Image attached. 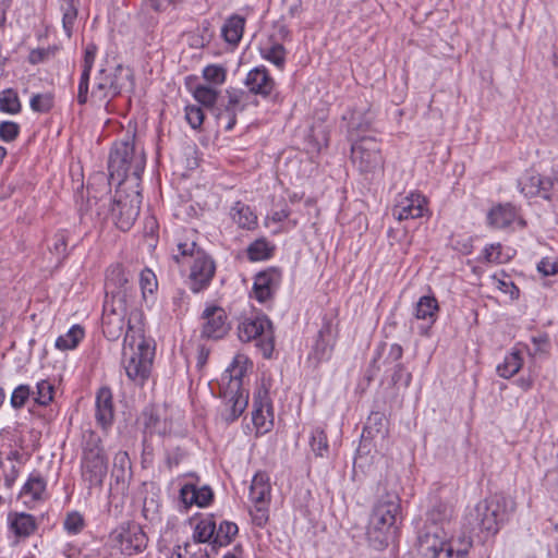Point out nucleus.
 <instances>
[{"mask_svg": "<svg viewBox=\"0 0 558 558\" xmlns=\"http://www.w3.org/2000/svg\"><path fill=\"white\" fill-rule=\"evenodd\" d=\"M89 2L90 0H59L62 26L69 38L72 36L80 8L89 4Z\"/></svg>", "mask_w": 558, "mask_h": 558, "instance_id": "7c9ffc66", "label": "nucleus"}, {"mask_svg": "<svg viewBox=\"0 0 558 558\" xmlns=\"http://www.w3.org/2000/svg\"><path fill=\"white\" fill-rule=\"evenodd\" d=\"M160 504L155 496L145 497L143 502L142 514L148 521H156L159 519Z\"/></svg>", "mask_w": 558, "mask_h": 558, "instance_id": "4d7b16f0", "label": "nucleus"}, {"mask_svg": "<svg viewBox=\"0 0 558 558\" xmlns=\"http://www.w3.org/2000/svg\"><path fill=\"white\" fill-rule=\"evenodd\" d=\"M351 159L360 173L375 174L384 169V157L374 136H362L351 146Z\"/></svg>", "mask_w": 558, "mask_h": 558, "instance_id": "9d476101", "label": "nucleus"}, {"mask_svg": "<svg viewBox=\"0 0 558 558\" xmlns=\"http://www.w3.org/2000/svg\"><path fill=\"white\" fill-rule=\"evenodd\" d=\"M216 535V518L214 514H207L201 518L193 531V541L195 543H209L214 546Z\"/></svg>", "mask_w": 558, "mask_h": 558, "instance_id": "f704fd0d", "label": "nucleus"}, {"mask_svg": "<svg viewBox=\"0 0 558 558\" xmlns=\"http://www.w3.org/2000/svg\"><path fill=\"white\" fill-rule=\"evenodd\" d=\"M203 77L209 84L222 85L226 82L227 69L219 64H209L203 70Z\"/></svg>", "mask_w": 558, "mask_h": 558, "instance_id": "09e8293b", "label": "nucleus"}, {"mask_svg": "<svg viewBox=\"0 0 558 558\" xmlns=\"http://www.w3.org/2000/svg\"><path fill=\"white\" fill-rule=\"evenodd\" d=\"M521 192L527 196L533 197L539 194L538 187L542 185V175L539 174H530L523 178L519 182Z\"/></svg>", "mask_w": 558, "mask_h": 558, "instance_id": "603ef678", "label": "nucleus"}, {"mask_svg": "<svg viewBox=\"0 0 558 558\" xmlns=\"http://www.w3.org/2000/svg\"><path fill=\"white\" fill-rule=\"evenodd\" d=\"M248 498L251 502H270L271 485L266 472L259 471L253 476Z\"/></svg>", "mask_w": 558, "mask_h": 558, "instance_id": "2f4dec72", "label": "nucleus"}, {"mask_svg": "<svg viewBox=\"0 0 558 558\" xmlns=\"http://www.w3.org/2000/svg\"><path fill=\"white\" fill-rule=\"evenodd\" d=\"M22 110V104L17 92L7 88L0 93V111L8 114H17Z\"/></svg>", "mask_w": 558, "mask_h": 558, "instance_id": "c03bdc74", "label": "nucleus"}, {"mask_svg": "<svg viewBox=\"0 0 558 558\" xmlns=\"http://www.w3.org/2000/svg\"><path fill=\"white\" fill-rule=\"evenodd\" d=\"M247 362L245 355H235L222 375L221 397L225 400V408L221 417L227 423L236 421L247 407L248 393L242 388V378L247 371Z\"/></svg>", "mask_w": 558, "mask_h": 558, "instance_id": "7ed1b4c3", "label": "nucleus"}, {"mask_svg": "<svg viewBox=\"0 0 558 558\" xmlns=\"http://www.w3.org/2000/svg\"><path fill=\"white\" fill-rule=\"evenodd\" d=\"M260 56L278 69L282 70L284 68L287 50L281 44L272 43L260 47Z\"/></svg>", "mask_w": 558, "mask_h": 558, "instance_id": "a19ab883", "label": "nucleus"}, {"mask_svg": "<svg viewBox=\"0 0 558 558\" xmlns=\"http://www.w3.org/2000/svg\"><path fill=\"white\" fill-rule=\"evenodd\" d=\"M114 410L112 393L108 387H102L96 396V413L97 423L102 427H109L113 422Z\"/></svg>", "mask_w": 558, "mask_h": 558, "instance_id": "cd10ccee", "label": "nucleus"}, {"mask_svg": "<svg viewBox=\"0 0 558 558\" xmlns=\"http://www.w3.org/2000/svg\"><path fill=\"white\" fill-rule=\"evenodd\" d=\"M439 311L438 301L434 295H423L418 299L415 306V317L434 324Z\"/></svg>", "mask_w": 558, "mask_h": 558, "instance_id": "e433bc0d", "label": "nucleus"}, {"mask_svg": "<svg viewBox=\"0 0 558 558\" xmlns=\"http://www.w3.org/2000/svg\"><path fill=\"white\" fill-rule=\"evenodd\" d=\"M272 404L267 390H258L253 398L252 421L258 432L266 433L272 427Z\"/></svg>", "mask_w": 558, "mask_h": 558, "instance_id": "412c9836", "label": "nucleus"}, {"mask_svg": "<svg viewBox=\"0 0 558 558\" xmlns=\"http://www.w3.org/2000/svg\"><path fill=\"white\" fill-rule=\"evenodd\" d=\"M232 220L242 229L254 230L257 227V216L252 208L242 203L236 202L231 208Z\"/></svg>", "mask_w": 558, "mask_h": 558, "instance_id": "c9c22d12", "label": "nucleus"}, {"mask_svg": "<svg viewBox=\"0 0 558 558\" xmlns=\"http://www.w3.org/2000/svg\"><path fill=\"white\" fill-rule=\"evenodd\" d=\"M403 348L399 343H392L389 347L388 354L385 359V363H395L402 359Z\"/></svg>", "mask_w": 558, "mask_h": 558, "instance_id": "774afa93", "label": "nucleus"}, {"mask_svg": "<svg viewBox=\"0 0 558 558\" xmlns=\"http://www.w3.org/2000/svg\"><path fill=\"white\" fill-rule=\"evenodd\" d=\"M133 86V71L130 68L117 65L111 70L101 69L94 78L88 100L90 99L94 106H108L117 96L132 90Z\"/></svg>", "mask_w": 558, "mask_h": 558, "instance_id": "423d86ee", "label": "nucleus"}, {"mask_svg": "<svg viewBox=\"0 0 558 558\" xmlns=\"http://www.w3.org/2000/svg\"><path fill=\"white\" fill-rule=\"evenodd\" d=\"M47 481L39 472L29 474L27 481L23 485L20 497L25 498L24 504L41 501L45 499Z\"/></svg>", "mask_w": 558, "mask_h": 558, "instance_id": "c85d7f7f", "label": "nucleus"}, {"mask_svg": "<svg viewBox=\"0 0 558 558\" xmlns=\"http://www.w3.org/2000/svg\"><path fill=\"white\" fill-rule=\"evenodd\" d=\"M110 538L114 546L128 556L142 553L147 546L146 534L137 524H126L117 527L111 533Z\"/></svg>", "mask_w": 558, "mask_h": 558, "instance_id": "ddd939ff", "label": "nucleus"}, {"mask_svg": "<svg viewBox=\"0 0 558 558\" xmlns=\"http://www.w3.org/2000/svg\"><path fill=\"white\" fill-rule=\"evenodd\" d=\"M146 166L144 148L136 143L135 134L125 136L116 142L110 150L108 171L111 180L119 185L129 181L132 186L138 187Z\"/></svg>", "mask_w": 558, "mask_h": 558, "instance_id": "f257e3e1", "label": "nucleus"}, {"mask_svg": "<svg viewBox=\"0 0 558 558\" xmlns=\"http://www.w3.org/2000/svg\"><path fill=\"white\" fill-rule=\"evenodd\" d=\"M275 248V245L267 239L259 238L247 246V258L251 262L266 260L272 256Z\"/></svg>", "mask_w": 558, "mask_h": 558, "instance_id": "58836bf2", "label": "nucleus"}, {"mask_svg": "<svg viewBox=\"0 0 558 558\" xmlns=\"http://www.w3.org/2000/svg\"><path fill=\"white\" fill-rule=\"evenodd\" d=\"M311 448L316 457H327L329 452V445L326 433L317 427L312 432Z\"/></svg>", "mask_w": 558, "mask_h": 558, "instance_id": "49530a36", "label": "nucleus"}, {"mask_svg": "<svg viewBox=\"0 0 558 558\" xmlns=\"http://www.w3.org/2000/svg\"><path fill=\"white\" fill-rule=\"evenodd\" d=\"M201 318L203 320L201 329L202 338L213 340L222 339L230 330L228 315L220 306H207L203 311Z\"/></svg>", "mask_w": 558, "mask_h": 558, "instance_id": "2eb2a0df", "label": "nucleus"}, {"mask_svg": "<svg viewBox=\"0 0 558 558\" xmlns=\"http://www.w3.org/2000/svg\"><path fill=\"white\" fill-rule=\"evenodd\" d=\"M126 316V302L122 298L116 300L105 299L102 307L101 327L105 337L114 341L124 331Z\"/></svg>", "mask_w": 558, "mask_h": 558, "instance_id": "f8f14e48", "label": "nucleus"}, {"mask_svg": "<svg viewBox=\"0 0 558 558\" xmlns=\"http://www.w3.org/2000/svg\"><path fill=\"white\" fill-rule=\"evenodd\" d=\"M54 388L53 385L48 380H40L37 384V397L36 402L40 405L49 404L53 399Z\"/></svg>", "mask_w": 558, "mask_h": 558, "instance_id": "6e6d98bb", "label": "nucleus"}, {"mask_svg": "<svg viewBox=\"0 0 558 558\" xmlns=\"http://www.w3.org/2000/svg\"><path fill=\"white\" fill-rule=\"evenodd\" d=\"M244 26L245 19L239 14H233L225 22L221 36L228 44L236 46L243 36Z\"/></svg>", "mask_w": 558, "mask_h": 558, "instance_id": "72a5a7b5", "label": "nucleus"}, {"mask_svg": "<svg viewBox=\"0 0 558 558\" xmlns=\"http://www.w3.org/2000/svg\"><path fill=\"white\" fill-rule=\"evenodd\" d=\"M8 527L16 538L25 539L35 533L38 524L29 513L11 511L8 513Z\"/></svg>", "mask_w": 558, "mask_h": 558, "instance_id": "b1692460", "label": "nucleus"}, {"mask_svg": "<svg viewBox=\"0 0 558 558\" xmlns=\"http://www.w3.org/2000/svg\"><path fill=\"white\" fill-rule=\"evenodd\" d=\"M177 247L179 255H174L173 258L178 263L180 262V257H190L193 259L189 276L191 290L197 293L206 289L215 276L216 265L214 260L197 246L193 236L180 239L177 243Z\"/></svg>", "mask_w": 558, "mask_h": 558, "instance_id": "0eeeda50", "label": "nucleus"}, {"mask_svg": "<svg viewBox=\"0 0 558 558\" xmlns=\"http://www.w3.org/2000/svg\"><path fill=\"white\" fill-rule=\"evenodd\" d=\"M239 338L243 342L256 340L263 356L270 359L275 349L272 323L266 315L244 318L238 326Z\"/></svg>", "mask_w": 558, "mask_h": 558, "instance_id": "1a4fd4ad", "label": "nucleus"}, {"mask_svg": "<svg viewBox=\"0 0 558 558\" xmlns=\"http://www.w3.org/2000/svg\"><path fill=\"white\" fill-rule=\"evenodd\" d=\"M83 456L82 457H92L105 454V450L101 446L100 436L94 430H86L83 433Z\"/></svg>", "mask_w": 558, "mask_h": 558, "instance_id": "a18cd8bd", "label": "nucleus"}, {"mask_svg": "<svg viewBox=\"0 0 558 558\" xmlns=\"http://www.w3.org/2000/svg\"><path fill=\"white\" fill-rule=\"evenodd\" d=\"M111 476L113 482L110 484V490L123 494L132 478L131 460L126 451L116 453Z\"/></svg>", "mask_w": 558, "mask_h": 558, "instance_id": "5701e85b", "label": "nucleus"}, {"mask_svg": "<svg viewBox=\"0 0 558 558\" xmlns=\"http://www.w3.org/2000/svg\"><path fill=\"white\" fill-rule=\"evenodd\" d=\"M253 506L250 509L252 521L257 526H264L269 519V505L270 502H252Z\"/></svg>", "mask_w": 558, "mask_h": 558, "instance_id": "5fc2aeb1", "label": "nucleus"}, {"mask_svg": "<svg viewBox=\"0 0 558 558\" xmlns=\"http://www.w3.org/2000/svg\"><path fill=\"white\" fill-rule=\"evenodd\" d=\"M471 541L465 537H453L451 529L429 526L418 537V550L426 558H465Z\"/></svg>", "mask_w": 558, "mask_h": 558, "instance_id": "39448f33", "label": "nucleus"}, {"mask_svg": "<svg viewBox=\"0 0 558 558\" xmlns=\"http://www.w3.org/2000/svg\"><path fill=\"white\" fill-rule=\"evenodd\" d=\"M383 420H384V415L381 413H379V412L372 413L369 415V417L367 418V422H366V425L364 426L362 436L365 437V435H366L367 437H373L374 432L377 434L381 433Z\"/></svg>", "mask_w": 558, "mask_h": 558, "instance_id": "e2e57ef3", "label": "nucleus"}, {"mask_svg": "<svg viewBox=\"0 0 558 558\" xmlns=\"http://www.w3.org/2000/svg\"><path fill=\"white\" fill-rule=\"evenodd\" d=\"M483 259L489 264H502L508 262L509 257L502 255V245L500 243H494L484 247Z\"/></svg>", "mask_w": 558, "mask_h": 558, "instance_id": "864d4df0", "label": "nucleus"}, {"mask_svg": "<svg viewBox=\"0 0 558 558\" xmlns=\"http://www.w3.org/2000/svg\"><path fill=\"white\" fill-rule=\"evenodd\" d=\"M63 527L69 534L76 535L84 530L85 519L80 512L71 511L64 519Z\"/></svg>", "mask_w": 558, "mask_h": 558, "instance_id": "3c124183", "label": "nucleus"}, {"mask_svg": "<svg viewBox=\"0 0 558 558\" xmlns=\"http://www.w3.org/2000/svg\"><path fill=\"white\" fill-rule=\"evenodd\" d=\"M244 83L250 93L263 98L269 97L276 89V82L264 65L252 69Z\"/></svg>", "mask_w": 558, "mask_h": 558, "instance_id": "4be33fe9", "label": "nucleus"}, {"mask_svg": "<svg viewBox=\"0 0 558 558\" xmlns=\"http://www.w3.org/2000/svg\"><path fill=\"white\" fill-rule=\"evenodd\" d=\"M66 247H68V235L65 231H59L53 236V243L50 247L51 253H53L59 260L63 259L66 256Z\"/></svg>", "mask_w": 558, "mask_h": 558, "instance_id": "680f3d73", "label": "nucleus"}, {"mask_svg": "<svg viewBox=\"0 0 558 558\" xmlns=\"http://www.w3.org/2000/svg\"><path fill=\"white\" fill-rule=\"evenodd\" d=\"M494 286L501 292L509 294L511 299H518L519 296V289L518 287L508 279V277L505 275L504 278H498L497 275H494L492 277Z\"/></svg>", "mask_w": 558, "mask_h": 558, "instance_id": "13d9d810", "label": "nucleus"}, {"mask_svg": "<svg viewBox=\"0 0 558 558\" xmlns=\"http://www.w3.org/2000/svg\"><path fill=\"white\" fill-rule=\"evenodd\" d=\"M82 480L88 484V488L101 487L108 473V460L106 454L82 457Z\"/></svg>", "mask_w": 558, "mask_h": 558, "instance_id": "aec40b11", "label": "nucleus"}, {"mask_svg": "<svg viewBox=\"0 0 558 558\" xmlns=\"http://www.w3.org/2000/svg\"><path fill=\"white\" fill-rule=\"evenodd\" d=\"M31 396V388L28 385L17 386L10 398L11 407L14 409H22Z\"/></svg>", "mask_w": 558, "mask_h": 558, "instance_id": "bf43d9fd", "label": "nucleus"}, {"mask_svg": "<svg viewBox=\"0 0 558 558\" xmlns=\"http://www.w3.org/2000/svg\"><path fill=\"white\" fill-rule=\"evenodd\" d=\"M454 505L450 500H436L427 512V520L432 526H444L450 529V522L453 517Z\"/></svg>", "mask_w": 558, "mask_h": 558, "instance_id": "c756f323", "label": "nucleus"}, {"mask_svg": "<svg viewBox=\"0 0 558 558\" xmlns=\"http://www.w3.org/2000/svg\"><path fill=\"white\" fill-rule=\"evenodd\" d=\"M239 527L234 522L221 521L216 525V535L214 538V548L228 546L238 534Z\"/></svg>", "mask_w": 558, "mask_h": 558, "instance_id": "79ce46f5", "label": "nucleus"}, {"mask_svg": "<svg viewBox=\"0 0 558 558\" xmlns=\"http://www.w3.org/2000/svg\"><path fill=\"white\" fill-rule=\"evenodd\" d=\"M248 94L243 89L228 88L225 96L220 97L215 116L226 123V131H231L236 123V116L243 112L247 106Z\"/></svg>", "mask_w": 558, "mask_h": 558, "instance_id": "9b49d317", "label": "nucleus"}, {"mask_svg": "<svg viewBox=\"0 0 558 558\" xmlns=\"http://www.w3.org/2000/svg\"><path fill=\"white\" fill-rule=\"evenodd\" d=\"M106 299L116 300L122 298L126 302L130 286V274L121 264L111 265L106 272Z\"/></svg>", "mask_w": 558, "mask_h": 558, "instance_id": "6ab92c4d", "label": "nucleus"}, {"mask_svg": "<svg viewBox=\"0 0 558 558\" xmlns=\"http://www.w3.org/2000/svg\"><path fill=\"white\" fill-rule=\"evenodd\" d=\"M84 338V329L80 325H73L66 333L56 340V348L61 351L73 350Z\"/></svg>", "mask_w": 558, "mask_h": 558, "instance_id": "ea45409f", "label": "nucleus"}, {"mask_svg": "<svg viewBox=\"0 0 558 558\" xmlns=\"http://www.w3.org/2000/svg\"><path fill=\"white\" fill-rule=\"evenodd\" d=\"M537 270L544 277L558 274V258L544 257L537 263Z\"/></svg>", "mask_w": 558, "mask_h": 558, "instance_id": "338daca9", "label": "nucleus"}, {"mask_svg": "<svg viewBox=\"0 0 558 558\" xmlns=\"http://www.w3.org/2000/svg\"><path fill=\"white\" fill-rule=\"evenodd\" d=\"M392 216L399 221L418 219L428 216V201L417 192H410L408 195H399L391 209Z\"/></svg>", "mask_w": 558, "mask_h": 558, "instance_id": "4468645a", "label": "nucleus"}, {"mask_svg": "<svg viewBox=\"0 0 558 558\" xmlns=\"http://www.w3.org/2000/svg\"><path fill=\"white\" fill-rule=\"evenodd\" d=\"M140 287L143 298L153 295L158 289V280L155 272L149 268H144L140 274Z\"/></svg>", "mask_w": 558, "mask_h": 558, "instance_id": "de8ad7c7", "label": "nucleus"}, {"mask_svg": "<svg viewBox=\"0 0 558 558\" xmlns=\"http://www.w3.org/2000/svg\"><path fill=\"white\" fill-rule=\"evenodd\" d=\"M412 380V374L407 372L403 363L399 362L395 365L391 375V381L393 385L403 383L405 387H409Z\"/></svg>", "mask_w": 558, "mask_h": 558, "instance_id": "69168bd1", "label": "nucleus"}, {"mask_svg": "<svg viewBox=\"0 0 558 558\" xmlns=\"http://www.w3.org/2000/svg\"><path fill=\"white\" fill-rule=\"evenodd\" d=\"M514 509L515 504L511 498L502 494H495L476 505V520L483 532L495 535L509 520Z\"/></svg>", "mask_w": 558, "mask_h": 558, "instance_id": "6e6552de", "label": "nucleus"}, {"mask_svg": "<svg viewBox=\"0 0 558 558\" xmlns=\"http://www.w3.org/2000/svg\"><path fill=\"white\" fill-rule=\"evenodd\" d=\"M154 359V349L145 340L140 329L135 330L128 322L122 348V365L126 376L137 385L149 377Z\"/></svg>", "mask_w": 558, "mask_h": 558, "instance_id": "20e7f679", "label": "nucleus"}, {"mask_svg": "<svg viewBox=\"0 0 558 558\" xmlns=\"http://www.w3.org/2000/svg\"><path fill=\"white\" fill-rule=\"evenodd\" d=\"M96 53L97 47L94 44L86 46L83 60V70L77 87V102L82 106L88 102L89 77L95 62Z\"/></svg>", "mask_w": 558, "mask_h": 558, "instance_id": "a878e982", "label": "nucleus"}, {"mask_svg": "<svg viewBox=\"0 0 558 558\" xmlns=\"http://www.w3.org/2000/svg\"><path fill=\"white\" fill-rule=\"evenodd\" d=\"M523 360L519 352L514 351L505 356L502 363L497 365V373L502 378L513 377L522 367Z\"/></svg>", "mask_w": 558, "mask_h": 558, "instance_id": "37998d69", "label": "nucleus"}, {"mask_svg": "<svg viewBox=\"0 0 558 558\" xmlns=\"http://www.w3.org/2000/svg\"><path fill=\"white\" fill-rule=\"evenodd\" d=\"M400 497L396 492H386L373 506L372 513L383 517L388 522L397 525V518L400 514Z\"/></svg>", "mask_w": 558, "mask_h": 558, "instance_id": "393cba45", "label": "nucleus"}, {"mask_svg": "<svg viewBox=\"0 0 558 558\" xmlns=\"http://www.w3.org/2000/svg\"><path fill=\"white\" fill-rule=\"evenodd\" d=\"M193 96L199 105L209 109L215 114L220 97L219 92L214 86L199 84L195 87Z\"/></svg>", "mask_w": 558, "mask_h": 558, "instance_id": "4c0bfd02", "label": "nucleus"}, {"mask_svg": "<svg viewBox=\"0 0 558 558\" xmlns=\"http://www.w3.org/2000/svg\"><path fill=\"white\" fill-rule=\"evenodd\" d=\"M397 534V525L388 522L383 517L371 513L366 538L372 548L384 550L392 542Z\"/></svg>", "mask_w": 558, "mask_h": 558, "instance_id": "dca6fc26", "label": "nucleus"}, {"mask_svg": "<svg viewBox=\"0 0 558 558\" xmlns=\"http://www.w3.org/2000/svg\"><path fill=\"white\" fill-rule=\"evenodd\" d=\"M180 498L187 507L193 505L206 507L211 502L214 493L208 485L198 487L195 484H185L180 489Z\"/></svg>", "mask_w": 558, "mask_h": 558, "instance_id": "bb28decb", "label": "nucleus"}, {"mask_svg": "<svg viewBox=\"0 0 558 558\" xmlns=\"http://www.w3.org/2000/svg\"><path fill=\"white\" fill-rule=\"evenodd\" d=\"M185 119L192 129H199L204 122V112L199 106L189 105L185 107Z\"/></svg>", "mask_w": 558, "mask_h": 558, "instance_id": "052dcab7", "label": "nucleus"}, {"mask_svg": "<svg viewBox=\"0 0 558 558\" xmlns=\"http://www.w3.org/2000/svg\"><path fill=\"white\" fill-rule=\"evenodd\" d=\"M517 209L510 204L497 205L487 215L489 226L504 229L509 227L517 218Z\"/></svg>", "mask_w": 558, "mask_h": 558, "instance_id": "473e14b6", "label": "nucleus"}, {"mask_svg": "<svg viewBox=\"0 0 558 558\" xmlns=\"http://www.w3.org/2000/svg\"><path fill=\"white\" fill-rule=\"evenodd\" d=\"M29 106L35 112H49L53 107V95L51 93L35 94L29 100Z\"/></svg>", "mask_w": 558, "mask_h": 558, "instance_id": "8fccbe9b", "label": "nucleus"}, {"mask_svg": "<svg viewBox=\"0 0 558 558\" xmlns=\"http://www.w3.org/2000/svg\"><path fill=\"white\" fill-rule=\"evenodd\" d=\"M337 338V327L333 325L331 319L324 318L317 339L313 345L310 360H314L316 365L328 361L332 355Z\"/></svg>", "mask_w": 558, "mask_h": 558, "instance_id": "f3484780", "label": "nucleus"}, {"mask_svg": "<svg viewBox=\"0 0 558 558\" xmlns=\"http://www.w3.org/2000/svg\"><path fill=\"white\" fill-rule=\"evenodd\" d=\"M20 125L13 121L0 123V140L7 143L13 142L20 134Z\"/></svg>", "mask_w": 558, "mask_h": 558, "instance_id": "0e129e2a", "label": "nucleus"}, {"mask_svg": "<svg viewBox=\"0 0 558 558\" xmlns=\"http://www.w3.org/2000/svg\"><path fill=\"white\" fill-rule=\"evenodd\" d=\"M141 194L135 192L133 197L123 196L119 191L117 196H104L96 198L89 196L87 206L90 215L95 214L98 220L111 219L113 225L123 232L129 231L136 221L140 214Z\"/></svg>", "mask_w": 558, "mask_h": 558, "instance_id": "f03ea898", "label": "nucleus"}, {"mask_svg": "<svg viewBox=\"0 0 558 558\" xmlns=\"http://www.w3.org/2000/svg\"><path fill=\"white\" fill-rule=\"evenodd\" d=\"M282 271L276 267H269L258 272L254 278L252 295L259 303L271 300L280 287Z\"/></svg>", "mask_w": 558, "mask_h": 558, "instance_id": "a211bd4d", "label": "nucleus"}]
</instances>
